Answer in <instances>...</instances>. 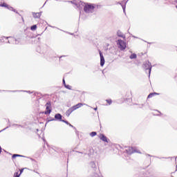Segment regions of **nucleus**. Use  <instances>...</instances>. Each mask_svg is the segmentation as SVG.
<instances>
[{"mask_svg": "<svg viewBox=\"0 0 177 177\" xmlns=\"http://www.w3.org/2000/svg\"><path fill=\"white\" fill-rule=\"evenodd\" d=\"M82 5H84V10L85 13H93L95 12V4L82 3Z\"/></svg>", "mask_w": 177, "mask_h": 177, "instance_id": "f257e3e1", "label": "nucleus"}, {"mask_svg": "<svg viewBox=\"0 0 177 177\" xmlns=\"http://www.w3.org/2000/svg\"><path fill=\"white\" fill-rule=\"evenodd\" d=\"M143 67H144L146 73H147V71H148L149 77H150V74H151V68H152L151 63H150V62H149V61H146L143 64Z\"/></svg>", "mask_w": 177, "mask_h": 177, "instance_id": "f03ea898", "label": "nucleus"}, {"mask_svg": "<svg viewBox=\"0 0 177 177\" xmlns=\"http://www.w3.org/2000/svg\"><path fill=\"white\" fill-rule=\"evenodd\" d=\"M6 39H8V44H11L12 45H19V44L20 43V40H19L15 37H7Z\"/></svg>", "mask_w": 177, "mask_h": 177, "instance_id": "7ed1b4c3", "label": "nucleus"}, {"mask_svg": "<svg viewBox=\"0 0 177 177\" xmlns=\"http://www.w3.org/2000/svg\"><path fill=\"white\" fill-rule=\"evenodd\" d=\"M46 106V111H44V114L48 115L52 113V102L50 101H48L45 104Z\"/></svg>", "mask_w": 177, "mask_h": 177, "instance_id": "20e7f679", "label": "nucleus"}, {"mask_svg": "<svg viewBox=\"0 0 177 177\" xmlns=\"http://www.w3.org/2000/svg\"><path fill=\"white\" fill-rule=\"evenodd\" d=\"M118 45H119L120 50H125L127 49V43L122 39L118 40Z\"/></svg>", "mask_w": 177, "mask_h": 177, "instance_id": "39448f33", "label": "nucleus"}, {"mask_svg": "<svg viewBox=\"0 0 177 177\" xmlns=\"http://www.w3.org/2000/svg\"><path fill=\"white\" fill-rule=\"evenodd\" d=\"M126 151L129 154H133V153H138L140 154V151L138 150V149L135 147H129L128 149H126Z\"/></svg>", "mask_w": 177, "mask_h": 177, "instance_id": "423d86ee", "label": "nucleus"}, {"mask_svg": "<svg viewBox=\"0 0 177 177\" xmlns=\"http://www.w3.org/2000/svg\"><path fill=\"white\" fill-rule=\"evenodd\" d=\"M63 115L60 113H57L55 115L54 118L49 120L48 121H63Z\"/></svg>", "mask_w": 177, "mask_h": 177, "instance_id": "0eeeda50", "label": "nucleus"}, {"mask_svg": "<svg viewBox=\"0 0 177 177\" xmlns=\"http://www.w3.org/2000/svg\"><path fill=\"white\" fill-rule=\"evenodd\" d=\"M99 53H100V66L101 67H103L104 66V56H103V53L100 50H99Z\"/></svg>", "mask_w": 177, "mask_h": 177, "instance_id": "6e6552de", "label": "nucleus"}, {"mask_svg": "<svg viewBox=\"0 0 177 177\" xmlns=\"http://www.w3.org/2000/svg\"><path fill=\"white\" fill-rule=\"evenodd\" d=\"M100 139L102 140V142H106V143H109V142H110V140H109L107 137H106V136H104V134H100Z\"/></svg>", "mask_w": 177, "mask_h": 177, "instance_id": "1a4fd4ad", "label": "nucleus"}, {"mask_svg": "<svg viewBox=\"0 0 177 177\" xmlns=\"http://www.w3.org/2000/svg\"><path fill=\"white\" fill-rule=\"evenodd\" d=\"M75 109H74L73 106L71 107L70 109H68L66 112V117H70V115L71 114V113H73V111H75Z\"/></svg>", "mask_w": 177, "mask_h": 177, "instance_id": "9d476101", "label": "nucleus"}, {"mask_svg": "<svg viewBox=\"0 0 177 177\" xmlns=\"http://www.w3.org/2000/svg\"><path fill=\"white\" fill-rule=\"evenodd\" d=\"M32 16L34 19H39L42 16V12H32Z\"/></svg>", "mask_w": 177, "mask_h": 177, "instance_id": "9b49d317", "label": "nucleus"}, {"mask_svg": "<svg viewBox=\"0 0 177 177\" xmlns=\"http://www.w3.org/2000/svg\"><path fill=\"white\" fill-rule=\"evenodd\" d=\"M117 35H118V37H120V38L125 39V36H124V33H122V32H121V30H118Z\"/></svg>", "mask_w": 177, "mask_h": 177, "instance_id": "f8f14e48", "label": "nucleus"}, {"mask_svg": "<svg viewBox=\"0 0 177 177\" xmlns=\"http://www.w3.org/2000/svg\"><path fill=\"white\" fill-rule=\"evenodd\" d=\"M84 104H85L78 103L77 104L74 105L73 107L75 110H77V109H80V107H82V106H84Z\"/></svg>", "mask_w": 177, "mask_h": 177, "instance_id": "ddd939ff", "label": "nucleus"}, {"mask_svg": "<svg viewBox=\"0 0 177 177\" xmlns=\"http://www.w3.org/2000/svg\"><path fill=\"white\" fill-rule=\"evenodd\" d=\"M156 95H158V93H150L148 95L147 98L150 99V98L153 97V96H156Z\"/></svg>", "mask_w": 177, "mask_h": 177, "instance_id": "4468645a", "label": "nucleus"}, {"mask_svg": "<svg viewBox=\"0 0 177 177\" xmlns=\"http://www.w3.org/2000/svg\"><path fill=\"white\" fill-rule=\"evenodd\" d=\"M136 57H138V55H136V54H135V53H133V54H131L130 56H129V58L130 59H136Z\"/></svg>", "mask_w": 177, "mask_h": 177, "instance_id": "2eb2a0df", "label": "nucleus"}, {"mask_svg": "<svg viewBox=\"0 0 177 177\" xmlns=\"http://www.w3.org/2000/svg\"><path fill=\"white\" fill-rule=\"evenodd\" d=\"M96 135H97V133H96L95 131H92L91 133H90V136H91V138H93V136H96Z\"/></svg>", "mask_w": 177, "mask_h": 177, "instance_id": "dca6fc26", "label": "nucleus"}, {"mask_svg": "<svg viewBox=\"0 0 177 177\" xmlns=\"http://www.w3.org/2000/svg\"><path fill=\"white\" fill-rule=\"evenodd\" d=\"M30 30L32 31H35V30H37V25H33L30 27Z\"/></svg>", "mask_w": 177, "mask_h": 177, "instance_id": "f3484780", "label": "nucleus"}, {"mask_svg": "<svg viewBox=\"0 0 177 177\" xmlns=\"http://www.w3.org/2000/svg\"><path fill=\"white\" fill-rule=\"evenodd\" d=\"M16 157H24V156L19 154H13L12 156V158H16Z\"/></svg>", "mask_w": 177, "mask_h": 177, "instance_id": "a211bd4d", "label": "nucleus"}, {"mask_svg": "<svg viewBox=\"0 0 177 177\" xmlns=\"http://www.w3.org/2000/svg\"><path fill=\"white\" fill-rule=\"evenodd\" d=\"M8 6L9 5L6 4V3L0 4V6H1L2 8H8Z\"/></svg>", "mask_w": 177, "mask_h": 177, "instance_id": "6ab92c4d", "label": "nucleus"}, {"mask_svg": "<svg viewBox=\"0 0 177 177\" xmlns=\"http://www.w3.org/2000/svg\"><path fill=\"white\" fill-rule=\"evenodd\" d=\"M5 39H6V37L3 36L0 38V42H5Z\"/></svg>", "mask_w": 177, "mask_h": 177, "instance_id": "aec40b11", "label": "nucleus"}, {"mask_svg": "<svg viewBox=\"0 0 177 177\" xmlns=\"http://www.w3.org/2000/svg\"><path fill=\"white\" fill-rule=\"evenodd\" d=\"M90 165H91V168H96V164H95V162H91L90 163Z\"/></svg>", "mask_w": 177, "mask_h": 177, "instance_id": "412c9836", "label": "nucleus"}, {"mask_svg": "<svg viewBox=\"0 0 177 177\" xmlns=\"http://www.w3.org/2000/svg\"><path fill=\"white\" fill-rule=\"evenodd\" d=\"M65 88H66V89L71 90V86H70L68 84H65Z\"/></svg>", "mask_w": 177, "mask_h": 177, "instance_id": "4be33fe9", "label": "nucleus"}, {"mask_svg": "<svg viewBox=\"0 0 177 177\" xmlns=\"http://www.w3.org/2000/svg\"><path fill=\"white\" fill-rule=\"evenodd\" d=\"M14 177H20V174H19V172H15L14 174Z\"/></svg>", "mask_w": 177, "mask_h": 177, "instance_id": "5701e85b", "label": "nucleus"}, {"mask_svg": "<svg viewBox=\"0 0 177 177\" xmlns=\"http://www.w3.org/2000/svg\"><path fill=\"white\" fill-rule=\"evenodd\" d=\"M62 122H64L65 124H66V125L70 124V122H68V121L67 120H62Z\"/></svg>", "mask_w": 177, "mask_h": 177, "instance_id": "b1692460", "label": "nucleus"}, {"mask_svg": "<svg viewBox=\"0 0 177 177\" xmlns=\"http://www.w3.org/2000/svg\"><path fill=\"white\" fill-rule=\"evenodd\" d=\"M106 102L109 103V104H111V103H113V101L111 100H106Z\"/></svg>", "mask_w": 177, "mask_h": 177, "instance_id": "393cba45", "label": "nucleus"}, {"mask_svg": "<svg viewBox=\"0 0 177 177\" xmlns=\"http://www.w3.org/2000/svg\"><path fill=\"white\" fill-rule=\"evenodd\" d=\"M68 125H69V127H71V128H73V129H75V131H76V132H77V128H75V127H74V126H73L71 124H70L69 123V124H68Z\"/></svg>", "mask_w": 177, "mask_h": 177, "instance_id": "a878e982", "label": "nucleus"}, {"mask_svg": "<svg viewBox=\"0 0 177 177\" xmlns=\"http://www.w3.org/2000/svg\"><path fill=\"white\" fill-rule=\"evenodd\" d=\"M12 12H15V13H17V15H20L19 12H17V10H16L15 8H12Z\"/></svg>", "mask_w": 177, "mask_h": 177, "instance_id": "bb28decb", "label": "nucleus"}, {"mask_svg": "<svg viewBox=\"0 0 177 177\" xmlns=\"http://www.w3.org/2000/svg\"><path fill=\"white\" fill-rule=\"evenodd\" d=\"M12 127H21V128H23V126H21L20 124H13Z\"/></svg>", "mask_w": 177, "mask_h": 177, "instance_id": "cd10ccee", "label": "nucleus"}, {"mask_svg": "<svg viewBox=\"0 0 177 177\" xmlns=\"http://www.w3.org/2000/svg\"><path fill=\"white\" fill-rule=\"evenodd\" d=\"M7 9H8V10H13V7H11L10 6H8V7H7Z\"/></svg>", "mask_w": 177, "mask_h": 177, "instance_id": "c85d7f7f", "label": "nucleus"}, {"mask_svg": "<svg viewBox=\"0 0 177 177\" xmlns=\"http://www.w3.org/2000/svg\"><path fill=\"white\" fill-rule=\"evenodd\" d=\"M122 9H123L124 13H125V8H126L125 4H124V5H122Z\"/></svg>", "mask_w": 177, "mask_h": 177, "instance_id": "c756f323", "label": "nucleus"}, {"mask_svg": "<svg viewBox=\"0 0 177 177\" xmlns=\"http://www.w3.org/2000/svg\"><path fill=\"white\" fill-rule=\"evenodd\" d=\"M124 3H127V1L125 0L122 1L121 3H120V5H121V6H122V5H124Z\"/></svg>", "mask_w": 177, "mask_h": 177, "instance_id": "7c9ffc66", "label": "nucleus"}, {"mask_svg": "<svg viewBox=\"0 0 177 177\" xmlns=\"http://www.w3.org/2000/svg\"><path fill=\"white\" fill-rule=\"evenodd\" d=\"M10 124H9L8 127H7L4 128L3 129H2L1 131H0V132H2L3 131H5L6 129H8V128H10Z\"/></svg>", "mask_w": 177, "mask_h": 177, "instance_id": "2f4dec72", "label": "nucleus"}, {"mask_svg": "<svg viewBox=\"0 0 177 177\" xmlns=\"http://www.w3.org/2000/svg\"><path fill=\"white\" fill-rule=\"evenodd\" d=\"M62 83L64 84V86H66V80H64V79H63L62 80Z\"/></svg>", "mask_w": 177, "mask_h": 177, "instance_id": "473e14b6", "label": "nucleus"}, {"mask_svg": "<svg viewBox=\"0 0 177 177\" xmlns=\"http://www.w3.org/2000/svg\"><path fill=\"white\" fill-rule=\"evenodd\" d=\"M2 153V147L0 146V154Z\"/></svg>", "mask_w": 177, "mask_h": 177, "instance_id": "72a5a7b5", "label": "nucleus"}, {"mask_svg": "<svg viewBox=\"0 0 177 177\" xmlns=\"http://www.w3.org/2000/svg\"><path fill=\"white\" fill-rule=\"evenodd\" d=\"M76 153H80V154H84V152L76 151Z\"/></svg>", "mask_w": 177, "mask_h": 177, "instance_id": "f704fd0d", "label": "nucleus"}, {"mask_svg": "<svg viewBox=\"0 0 177 177\" xmlns=\"http://www.w3.org/2000/svg\"><path fill=\"white\" fill-rule=\"evenodd\" d=\"M25 92H28V93H32V92H30V91H25Z\"/></svg>", "mask_w": 177, "mask_h": 177, "instance_id": "c9c22d12", "label": "nucleus"}, {"mask_svg": "<svg viewBox=\"0 0 177 177\" xmlns=\"http://www.w3.org/2000/svg\"><path fill=\"white\" fill-rule=\"evenodd\" d=\"M146 156H148V157H151V155L150 154H147Z\"/></svg>", "mask_w": 177, "mask_h": 177, "instance_id": "e433bc0d", "label": "nucleus"}, {"mask_svg": "<svg viewBox=\"0 0 177 177\" xmlns=\"http://www.w3.org/2000/svg\"><path fill=\"white\" fill-rule=\"evenodd\" d=\"M94 110L96 111V110H97V107L94 108Z\"/></svg>", "mask_w": 177, "mask_h": 177, "instance_id": "4c0bfd02", "label": "nucleus"}, {"mask_svg": "<svg viewBox=\"0 0 177 177\" xmlns=\"http://www.w3.org/2000/svg\"><path fill=\"white\" fill-rule=\"evenodd\" d=\"M38 95V93H35V95L37 96Z\"/></svg>", "mask_w": 177, "mask_h": 177, "instance_id": "58836bf2", "label": "nucleus"}, {"mask_svg": "<svg viewBox=\"0 0 177 177\" xmlns=\"http://www.w3.org/2000/svg\"><path fill=\"white\" fill-rule=\"evenodd\" d=\"M176 171H177V165H176Z\"/></svg>", "mask_w": 177, "mask_h": 177, "instance_id": "ea45409f", "label": "nucleus"}, {"mask_svg": "<svg viewBox=\"0 0 177 177\" xmlns=\"http://www.w3.org/2000/svg\"><path fill=\"white\" fill-rule=\"evenodd\" d=\"M30 160H32V161H34V159H32V158H30Z\"/></svg>", "mask_w": 177, "mask_h": 177, "instance_id": "a19ab883", "label": "nucleus"}, {"mask_svg": "<svg viewBox=\"0 0 177 177\" xmlns=\"http://www.w3.org/2000/svg\"><path fill=\"white\" fill-rule=\"evenodd\" d=\"M62 57H63V56H61V57H59V59H62Z\"/></svg>", "mask_w": 177, "mask_h": 177, "instance_id": "79ce46f5", "label": "nucleus"}, {"mask_svg": "<svg viewBox=\"0 0 177 177\" xmlns=\"http://www.w3.org/2000/svg\"><path fill=\"white\" fill-rule=\"evenodd\" d=\"M11 92H16V91H11Z\"/></svg>", "mask_w": 177, "mask_h": 177, "instance_id": "37998d69", "label": "nucleus"}, {"mask_svg": "<svg viewBox=\"0 0 177 177\" xmlns=\"http://www.w3.org/2000/svg\"><path fill=\"white\" fill-rule=\"evenodd\" d=\"M23 172V170L22 171H21V174Z\"/></svg>", "mask_w": 177, "mask_h": 177, "instance_id": "c03bdc74", "label": "nucleus"}, {"mask_svg": "<svg viewBox=\"0 0 177 177\" xmlns=\"http://www.w3.org/2000/svg\"><path fill=\"white\" fill-rule=\"evenodd\" d=\"M177 158V156L176 157V159Z\"/></svg>", "mask_w": 177, "mask_h": 177, "instance_id": "a18cd8bd", "label": "nucleus"}, {"mask_svg": "<svg viewBox=\"0 0 177 177\" xmlns=\"http://www.w3.org/2000/svg\"><path fill=\"white\" fill-rule=\"evenodd\" d=\"M176 3H177V1H176Z\"/></svg>", "mask_w": 177, "mask_h": 177, "instance_id": "49530a36", "label": "nucleus"}]
</instances>
